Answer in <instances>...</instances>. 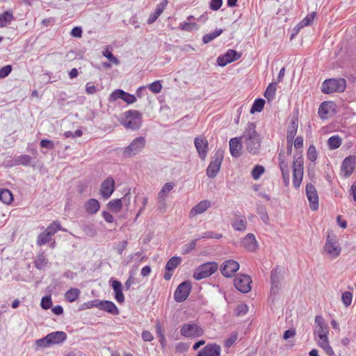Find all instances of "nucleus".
<instances>
[{"instance_id":"5701e85b","label":"nucleus","mask_w":356,"mask_h":356,"mask_svg":"<svg viewBox=\"0 0 356 356\" xmlns=\"http://www.w3.org/2000/svg\"><path fill=\"white\" fill-rule=\"evenodd\" d=\"M259 245L253 234H246V251L255 252Z\"/></svg>"},{"instance_id":"72a5a7b5","label":"nucleus","mask_w":356,"mask_h":356,"mask_svg":"<svg viewBox=\"0 0 356 356\" xmlns=\"http://www.w3.org/2000/svg\"><path fill=\"white\" fill-rule=\"evenodd\" d=\"M79 295L80 290L76 288H72L65 293V297L67 301L72 302L79 298Z\"/></svg>"},{"instance_id":"f03ea898","label":"nucleus","mask_w":356,"mask_h":356,"mask_svg":"<svg viewBox=\"0 0 356 356\" xmlns=\"http://www.w3.org/2000/svg\"><path fill=\"white\" fill-rule=\"evenodd\" d=\"M346 86L344 79H330L323 81L321 86V91L324 94L343 92Z\"/></svg>"},{"instance_id":"412c9836","label":"nucleus","mask_w":356,"mask_h":356,"mask_svg":"<svg viewBox=\"0 0 356 356\" xmlns=\"http://www.w3.org/2000/svg\"><path fill=\"white\" fill-rule=\"evenodd\" d=\"M112 288L115 292V298L119 303L124 301V296L122 293V285L118 280H113L111 282Z\"/></svg>"},{"instance_id":"b1692460","label":"nucleus","mask_w":356,"mask_h":356,"mask_svg":"<svg viewBox=\"0 0 356 356\" xmlns=\"http://www.w3.org/2000/svg\"><path fill=\"white\" fill-rule=\"evenodd\" d=\"M317 345L323 350L328 356H334L335 353L330 344L328 338L316 341Z\"/></svg>"},{"instance_id":"bb28decb","label":"nucleus","mask_w":356,"mask_h":356,"mask_svg":"<svg viewBox=\"0 0 356 356\" xmlns=\"http://www.w3.org/2000/svg\"><path fill=\"white\" fill-rule=\"evenodd\" d=\"M333 104L330 102H323L318 108V115L321 119H327Z\"/></svg>"},{"instance_id":"c85d7f7f","label":"nucleus","mask_w":356,"mask_h":356,"mask_svg":"<svg viewBox=\"0 0 356 356\" xmlns=\"http://www.w3.org/2000/svg\"><path fill=\"white\" fill-rule=\"evenodd\" d=\"M303 177V170L293 169V185L296 188L300 187Z\"/></svg>"},{"instance_id":"c9c22d12","label":"nucleus","mask_w":356,"mask_h":356,"mask_svg":"<svg viewBox=\"0 0 356 356\" xmlns=\"http://www.w3.org/2000/svg\"><path fill=\"white\" fill-rule=\"evenodd\" d=\"M277 83L275 82L270 83L265 90L264 97L268 100L273 99L275 97Z\"/></svg>"},{"instance_id":"a878e982","label":"nucleus","mask_w":356,"mask_h":356,"mask_svg":"<svg viewBox=\"0 0 356 356\" xmlns=\"http://www.w3.org/2000/svg\"><path fill=\"white\" fill-rule=\"evenodd\" d=\"M14 19L13 13L11 11H6L0 15V28L6 27L11 23Z\"/></svg>"},{"instance_id":"e2e57ef3","label":"nucleus","mask_w":356,"mask_h":356,"mask_svg":"<svg viewBox=\"0 0 356 356\" xmlns=\"http://www.w3.org/2000/svg\"><path fill=\"white\" fill-rule=\"evenodd\" d=\"M232 226L234 229L237 231H242L245 229V224L242 219H237L234 220V222L232 223Z\"/></svg>"},{"instance_id":"a19ab883","label":"nucleus","mask_w":356,"mask_h":356,"mask_svg":"<svg viewBox=\"0 0 356 356\" xmlns=\"http://www.w3.org/2000/svg\"><path fill=\"white\" fill-rule=\"evenodd\" d=\"M61 229L60 225L58 222L54 221L53 223L49 225L47 228L44 230L46 235L54 236L58 230Z\"/></svg>"},{"instance_id":"473e14b6","label":"nucleus","mask_w":356,"mask_h":356,"mask_svg":"<svg viewBox=\"0 0 356 356\" xmlns=\"http://www.w3.org/2000/svg\"><path fill=\"white\" fill-rule=\"evenodd\" d=\"M265 105V100L261 98H257L254 100L252 108H250V113L254 114V113H260Z\"/></svg>"},{"instance_id":"9d476101","label":"nucleus","mask_w":356,"mask_h":356,"mask_svg":"<svg viewBox=\"0 0 356 356\" xmlns=\"http://www.w3.org/2000/svg\"><path fill=\"white\" fill-rule=\"evenodd\" d=\"M242 54L234 50L229 49L225 54L217 58V63L219 66L224 67L228 63L239 59Z\"/></svg>"},{"instance_id":"4468645a","label":"nucleus","mask_w":356,"mask_h":356,"mask_svg":"<svg viewBox=\"0 0 356 356\" xmlns=\"http://www.w3.org/2000/svg\"><path fill=\"white\" fill-rule=\"evenodd\" d=\"M239 268V264L232 259L225 261L221 266V273L225 277H231Z\"/></svg>"},{"instance_id":"2eb2a0df","label":"nucleus","mask_w":356,"mask_h":356,"mask_svg":"<svg viewBox=\"0 0 356 356\" xmlns=\"http://www.w3.org/2000/svg\"><path fill=\"white\" fill-rule=\"evenodd\" d=\"M221 348L216 343H208L201 349L196 356H220Z\"/></svg>"},{"instance_id":"79ce46f5","label":"nucleus","mask_w":356,"mask_h":356,"mask_svg":"<svg viewBox=\"0 0 356 356\" xmlns=\"http://www.w3.org/2000/svg\"><path fill=\"white\" fill-rule=\"evenodd\" d=\"M327 144L330 149H334L340 147L341 145V140L339 136H333L328 139Z\"/></svg>"},{"instance_id":"20e7f679","label":"nucleus","mask_w":356,"mask_h":356,"mask_svg":"<svg viewBox=\"0 0 356 356\" xmlns=\"http://www.w3.org/2000/svg\"><path fill=\"white\" fill-rule=\"evenodd\" d=\"M146 145V140L143 136H139L134 138L131 143L127 146L123 151V156L130 158L140 152L145 148Z\"/></svg>"},{"instance_id":"09e8293b","label":"nucleus","mask_w":356,"mask_h":356,"mask_svg":"<svg viewBox=\"0 0 356 356\" xmlns=\"http://www.w3.org/2000/svg\"><path fill=\"white\" fill-rule=\"evenodd\" d=\"M199 239L195 238L193 241H191L190 243L186 244L183 248H182V254H188L189 252H191L193 250L195 249V248L196 247V244H197V241H198Z\"/></svg>"},{"instance_id":"393cba45","label":"nucleus","mask_w":356,"mask_h":356,"mask_svg":"<svg viewBox=\"0 0 356 356\" xmlns=\"http://www.w3.org/2000/svg\"><path fill=\"white\" fill-rule=\"evenodd\" d=\"M314 334L316 341L328 338V334H329L328 325H323V326H321V327H316L314 329Z\"/></svg>"},{"instance_id":"603ef678","label":"nucleus","mask_w":356,"mask_h":356,"mask_svg":"<svg viewBox=\"0 0 356 356\" xmlns=\"http://www.w3.org/2000/svg\"><path fill=\"white\" fill-rule=\"evenodd\" d=\"M51 236L46 235V232L44 231L38 236L37 243L38 245H44L49 241Z\"/></svg>"},{"instance_id":"774afa93","label":"nucleus","mask_w":356,"mask_h":356,"mask_svg":"<svg viewBox=\"0 0 356 356\" xmlns=\"http://www.w3.org/2000/svg\"><path fill=\"white\" fill-rule=\"evenodd\" d=\"M188 345L186 343L179 342L175 346V350L177 353H182L188 350Z\"/></svg>"},{"instance_id":"0e129e2a","label":"nucleus","mask_w":356,"mask_h":356,"mask_svg":"<svg viewBox=\"0 0 356 356\" xmlns=\"http://www.w3.org/2000/svg\"><path fill=\"white\" fill-rule=\"evenodd\" d=\"M222 5V0H211L210 1L209 8L212 10H218Z\"/></svg>"},{"instance_id":"13d9d810","label":"nucleus","mask_w":356,"mask_h":356,"mask_svg":"<svg viewBox=\"0 0 356 356\" xmlns=\"http://www.w3.org/2000/svg\"><path fill=\"white\" fill-rule=\"evenodd\" d=\"M103 55L104 56L107 58L111 63H114L115 65H119L120 62L118 59L115 58L113 53L108 49H105L103 51Z\"/></svg>"},{"instance_id":"4d7b16f0","label":"nucleus","mask_w":356,"mask_h":356,"mask_svg":"<svg viewBox=\"0 0 356 356\" xmlns=\"http://www.w3.org/2000/svg\"><path fill=\"white\" fill-rule=\"evenodd\" d=\"M35 345L37 346V347L42 348H47L51 346L49 339L47 335L42 339L36 340Z\"/></svg>"},{"instance_id":"7ed1b4c3","label":"nucleus","mask_w":356,"mask_h":356,"mask_svg":"<svg viewBox=\"0 0 356 356\" xmlns=\"http://www.w3.org/2000/svg\"><path fill=\"white\" fill-rule=\"evenodd\" d=\"M323 250L332 259L336 258L340 254L341 248L338 239L333 234L328 233Z\"/></svg>"},{"instance_id":"a18cd8bd","label":"nucleus","mask_w":356,"mask_h":356,"mask_svg":"<svg viewBox=\"0 0 356 356\" xmlns=\"http://www.w3.org/2000/svg\"><path fill=\"white\" fill-rule=\"evenodd\" d=\"M222 237V235L220 233H216L213 231H207L202 234H200L197 239H204V238H216V239H220Z\"/></svg>"},{"instance_id":"c756f323","label":"nucleus","mask_w":356,"mask_h":356,"mask_svg":"<svg viewBox=\"0 0 356 356\" xmlns=\"http://www.w3.org/2000/svg\"><path fill=\"white\" fill-rule=\"evenodd\" d=\"M0 200L4 204H9L13 200V193L8 189L0 190Z\"/></svg>"},{"instance_id":"423d86ee","label":"nucleus","mask_w":356,"mask_h":356,"mask_svg":"<svg viewBox=\"0 0 356 356\" xmlns=\"http://www.w3.org/2000/svg\"><path fill=\"white\" fill-rule=\"evenodd\" d=\"M223 158L224 151L222 149H218L215 152L214 155L212 157V160L207 169V175L209 178L213 179L217 175L220 170Z\"/></svg>"},{"instance_id":"a211bd4d","label":"nucleus","mask_w":356,"mask_h":356,"mask_svg":"<svg viewBox=\"0 0 356 356\" xmlns=\"http://www.w3.org/2000/svg\"><path fill=\"white\" fill-rule=\"evenodd\" d=\"M355 160L353 156H348L343 161L341 172L346 177H349L353 173L355 164Z\"/></svg>"},{"instance_id":"6e6d98bb","label":"nucleus","mask_w":356,"mask_h":356,"mask_svg":"<svg viewBox=\"0 0 356 356\" xmlns=\"http://www.w3.org/2000/svg\"><path fill=\"white\" fill-rule=\"evenodd\" d=\"M154 93H159L162 89V85L160 81H156L147 86Z\"/></svg>"},{"instance_id":"6ab92c4d","label":"nucleus","mask_w":356,"mask_h":356,"mask_svg":"<svg viewBox=\"0 0 356 356\" xmlns=\"http://www.w3.org/2000/svg\"><path fill=\"white\" fill-rule=\"evenodd\" d=\"M47 336L51 346L61 343L65 341L67 338L65 332L62 331L53 332L48 334Z\"/></svg>"},{"instance_id":"f8f14e48","label":"nucleus","mask_w":356,"mask_h":356,"mask_svg":"<svg viewBox=\"0 0 356 356\" xmlns=\"http://www.w3.org/2000/svg\"><path fill=\"white\" fill-rule=\"evenodd\" d=\"M305 191L311 209L316 210L318 208V196L315 187L312 184H307Z\"/></svg>"},{"instance_id":"5fc2aeb1","label":"nucleus","mask_w":356,"mask_h":356,"mask_svg":"<svg viewBox=\"0 0 356 356\" xmlns=\"http://www.w3.org/2000/svg\"><path fill=\"white\" fill-rule=\"evenodd\" d=\"M307 159L311 161H315L317 159L316 147L311 145L307 149Z\"/></svg>"},{"instance_id":"f3484780","label":"nucleus","mask_w":356,"mask_h":356,"mask_svg":"<svg viewBox=\"0 0 356 356\" xmlns=\"http://www.w3.org/2000/svg\"><path fill=\"white\" fill-rule=\"evenodd\" d=\"M242 137L233 138L229 140V150L232 156L238 157L241 154Z\"/></svg>"},{"instance_id":"f257e3e1","label":"nucleus","mask_w":356,"mask_h":356,"mask_svg":"<svg viewBox=\"0 0 356 356\" xmlns=\"http://www.w3.org/2000/svg\"><path fill=\"white\" fill-rule=\"evenodd\" d=\"M256 125L251 122L248 124L246 130V150L252 154H257L261 147V138L255 131Z\"/></svg>"},{"instance_id":"39448f33","label":"nucleus","mask_w":356,"mask_h":356,"mask_svg":"<svg viewBox=\"0 0 356 356\" xmlns=\"http://www.w3.org/2000/svg\"><path fill=\"white\" fill-rule=\"evenodd\" d=\"M125 118L122 123L128 129H138L142 124V114L138 111H128L124 113Z\"/></svg>"},{"instance_id":"052dcab7","label":"nucleus","mask_w":356,"mask_h":356,"mask_svg":"<svg viewBox=\"0 0 356 356\" xmlns=\"http://www.w3.org/2000/svg\"><path fill=\"white\" fill-rule=\"evenodd\" d=\"M257 212L263 222L268 223L269 218L266 209L264 207H260L257 209Z\"/></svg>"},{"instance_id":"ddd939ff","label":"nucleus","mask_w":356,"mask_h":356,"mask_svg":"<svg viewBox=\"0 0 356 356\" xmlns=\"http://www.w3.org/2000/svg\"><path fill=\"white\" fill-rule=\"evenodd\" d=\"M194 145L200 158L204 160L209 150L207 140L205 138L196 137L194 140Z\"/></svg>"},{"instance_id":"4c0bfd02","label":"nucleus","mask_w":356,"mask_h":356,"mask_svg":"<svg viewBox=\"0 0 356 356\" xmlns=\"http://www.w3.org/2000/svg\"><path fill=\"white\" fill-rule=\"evenodd\" d=\"M181 259L179 257H172L170 258L165 265V270L170 271L176 268L181 263Z\"/></svg>"},{"instance_id":"cd10ccee","label":"nucleus","mask_w":356,"mask_h":356,"mask_svg":"<svg viewBox=\"0 0 356 356\" xmlns=\"http://www.w3.org/2000/svg\"><path fill=\"white\" fill-rule=\"evenodd\" d=\"M175 184L172 182H168L163 185L158 194V198L160 199V202L163 204V198H165L167 195L173 189Z\"/></svg>"},{"instance_id":"8fccbe9b","label":"nucleus","mask_w":356,"mask_h":356,"mask_svg":"<svg viewBox=\"0 0 356 356\" xmlns=\"http://www.w3.org/2000/svg\"><path fill=\"white\" fill-rule=\"evenodd\" d=\"M353 300V294L349 291H346L342 293L341 300L346 307H349L351 305Z\"/></svg>"},{"instance_id":"37998d69","label":"nucleus","mask_w":356,"mask_h":356,"mask_svg":"<svg viewBox=\"0 0 356 356\" xmlns=\"http://www.w3.org/2000/svg\"><path fill=\"white\" fill-rule=\"evenodd\" d=\"M282 269L277 266L271 270L270 283L280 284Z\"/></svg>"},{"instance_id":"e433bc0d","label":"nucleus","mask_w":356,"mask_h":356,"mask_svg":"<svg viewBox=\"0 0 356 356\" xmlns=\"http://www.w3.org/2000/svg\"><path fill=\"white\" fill-rule=\"evenodd\" d=\"M108 208L113 212L118 213L119 212L122 207L121 199H115L110 201L108 204Z\"/></svg>"},{"instance_id":"0eeeda50","label":"nucleus","mask_w":356,"mask_h":356,"mask_svg":"<svg viewBox=\"0 0 356 356\" xmlns=\"http://www.w3.org/2000/svg\"><path fill=\"white\" fill-rule=\"evenodd\" d=\"M218 269L216 262H207L198 266L193 273V278L200 280L213 275Z\"/></svg>"},{"instance_id":"58836bf2","label":"nucleus","mask_w":356,"mask_h":356,"mask_svg":"<svg viewBox=\"0 0 356 356\" xmlns=\"http://www.w3.org/2000/svg\"><path fill=\"white\" fill-rule=\"evenodd\" d=\"M315 13L314 12H312L309 14H308L298 25H297V28H298V30L303 28L304 26H309L310 25L312 22L314 21V17H315Z\"/></svg>"},{"instance_id":"3c124183","label":"nucleus","mask_w":356,"mask_h":356,"mask_svg":"<svg viewBox=\"0 0 356 356\" xmlns=\"http://www.w3.org/2000/svg\"><path fill=\"white\" fill-rule=\"evenodd\" d=\"M238 334L236 332L232 333L229 337L225 341L224 346L226 348H229L237 340Z\"/></svg>"},{"instance_id":"1a4fd4ad","label":"nucleus","mask_w":356,"mask_h":356,"mask_svg":"<svg viewBox=\"0 0 356 356\" xmlns=\"http://www.w3.org/2000/svg\"><path fill=\"white\" fill-rule=\"evenodd\" d=\"M191 291V284L189 281L181 283L176 289L174 298L177 302H182L186 300Z\"/></svg>"},{"instance_id":"6e6552de","label":"nucleus","mask_w":356,"mask_h":356,"mask_svg":"<svg viewBox=\"0 0 356 356\" xmlns=\"http://www.w3.org/2000/svg\"><path fill=\"white\" fill-rule=\"evenodd\" d=\"M180 334L186 338H197L203 336L204 330L196 323H188L181 325Z\"/></svg>"},{"instance_id":"ea45409f","label":"nucleus","mask_w":356,"mask_h":356,"mask_svg":"<svg viewBox=\"0 0 356 356\" xmlns=\"http://www.w3.org/2000/svg\"><path fill=\"white\" fill-rule=\"evenodd\" d=\"M31 160L32 158L31 156L23 154L15 157L14 161L15 165H28Z\"/></svg>"},{"instance_id":"4be33fe9","label":"nucleus","mask_w":356,"mask_h":356,"mask_svg":"<svg viewBox=\"0 0 356 356\" xmlns=\"http://www.w3.org/2000/svg\"><path fill=\"white\" fill-rule=\"evenodd\" d=\"M84 208L88 213L94 214L99 210L100 204L97 200L92 198L86 202Z\"/></svg>"},{"instance_id":"2f4dec72","label":"nucleus","mask_w":356,"mask_h":356,"mask_svg":"<svg viewBox=\"0 0 356 356\" xmlns=\"http://www.w3.org/2000/svg\"><path fill=\"white\" fill-rule=\"evenodd\" d=\"M298 129V122L296 121H293L291 122V126L288 128L287 134H286V140L287 142H293Z\"/></svg>"},{"instance_id":"dca6fc26","label":"nucleus","mask_w":356,"mask_h":356,"mask_svg":"<svg viewBox=\"0 0 356 356\" xmlns=\"http://www.w3.org/2000/svg\"><path fill=\"white\" fill-rule=\"evenodd\" d=\"M211 207V202L207 200H202L195 205L189 212V217L194 218L197 215L204 213Z\"/></svg>"},{"instance_id":"bf43d9fd","label":"nucleus","mask_w":356,"mask_h":356,"mask_svg":"<svg viewBox=\"0 0 356 356\" xmlns=\"http://www.w3.org/2000/svg\"><path fill=\"white\" fill-rule=\"evenodd\" d=\"M41 307L44 309H49L52 305L51 298L50 296H44L42 298L40 302Z\"/></svg>"},{"instance_id":"49530a36","label":"nucleus","mask_w":356,"mask_h":356,"mask_svg":"<svg viewBox=\"0 0 356 356\" xmlns=\"http://www.w3.org/2000/svg\"><path fill=\"white\" fill-rule=\"evenodd\" d=\"M179 29L184 31H191L197 30L198 26L195 22H184L179 24Z\"/></svg>"},{"instance_id":"aec40b11","label":"nucleus","mask_w":356,"mask_h":356,"mask_svg":"<svg viewBox=\"0 0 356 356\" xmlns=\"http://www.w3.org/2000/svg\"><path fill=\"white\" fill-rule=\"evenodd\" d=\"M99 309L100 310L105 311L113 315H117L119 314L118 308L113 302L109 300H100Z\"/></svg>"},{"instance_id":"c03bdc74","label":"nucleus","mask_w":356,"mask_h":356,"mask_svg":"<svg viewBox=\"0 0 356 356\" xmlns=\"http://www.w3.org/2000/svg\"><path fill=\"white\" fill-rule=\"evenodd\" d=\"M265 168L261 165H257L254 167L251 172V175L254 180H258L264 173Z\"/></svg>"},{"instance_id":"f704fd0d","label":"nucleus","mask_w":356,"mask_h":356,"mask_svg":"<svg viewBox=\"0 0 356 356\" xmlns=\"http://www.w3.org/2000/svg\"><path fill=\"white\" fill-rule=\"evenodd\" d=\"M222 29H216L207 34H205L202 38V41L204 44H207L214 40L218 36L220 35L222 33Z\"/></svg>"},{"instance_id":"69168bd1","label":"nucleus","mask_w":356,"mask_h":356,"mask_svg":"<svg viewBox=\"0 0 356 356\" xmlns=\"http://www.w3.org/2000/svg\"><path fill=\"white\" fill-rule=\"evenodd\" d=\"M12 71V67L10 65H6L0 69V78L3 79L8 76Z\"/></svg>"},{"instance_id":"680f3d73","label":"nucleus","mask_w":356,"mask_h":356,"mask_svg":"<svg viewBox=\"0 0 356 356\" xmlns=\"http://www.w3.org/2000/svg\"><path fill=\"white\" fill-rule=\"evenodd\" d=\"M124 91L122 90H120V89H118V90H114L111 95V99L113 100V101H115L118 99H123V95H124Z\"/></svg>"},{"instance_id":"7c9ffc66","label":"nucleus","mask_w":356,"mask_h":356,"mask_svg":"<svg viewBox=\"0 0 356 356\" xmlns=\"http://www.w3.org/2000/svg\"><path fill=\"white\" fill-rule=\"evenodd\" d=\"M234 285L238 291L245 293V275L241 274L236 277Z\"/></svg>"},{"instance_id":"338daca9","label":"nucleus","mask_w":356,"mask_h":356,"mask_svg":"<svg viewBox=\"0 0 356 356\" xmlns=\"http://www.w3.org/2000/svg\"><path fill=\"white\" fill-rule=\"evenodd\" d=\"M83 229L90 236H94L97 234V231L93 225H85Z\"/></svg>"},{"instance_id":"864d4df0","label":"nucleus","mask_w":356,"mask_h":356,"mask_svg":"<svg viewBox=\"0 0 356 356\" xmlns=\"http://www.w3.org/2000/svg\"><path fill=\"white\" fill-rule=\"evenodd\" d=\"M100 300L95 299L86 302L82 305V309H88L93 307H99Z\"/></svg>"},{"instance_id":"de8ad7c7","label":"nucleus","mask_w":356,"mask_h":356,"mask_svg":"<svg viewBox=\"0 0 356 356\" xmlns=\"http://www.w3.org/2000/svg\"><path fill=\"white\" fill-rule=\"evenodd\" d=\"M48 259L43 255H39L35 261V266L39 270H42L47 264Z\"/></svg>"},{"instance_id":"9b49d317","label":"nucleus","mask_w":356,"mask_h":356,"mask_svg":"<svg viewBox=\"0 0 356 356\" xmlns=\"http://www.w3.org/2000/svg\"><path fill=\"white\" fill-rule=\"evenodd\" d=\"M115 188V181L111 177H107L102 184L99 190L100 195L104 199H108Z\"/></svg>"}]
</instances>
